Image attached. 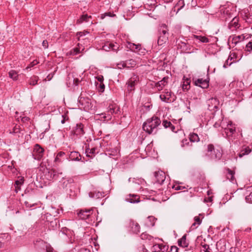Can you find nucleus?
Listing matches in <instances>:
<instances>
[{
    "label": "nucleus",
    "instance_id": "nucleus-1",
    "mask_svg": "<svg viewBox=\"0 0 252 252\" xmlns=\"http://www.w3.org/2000/svg\"><path fill=\"white\" fill-rule=\"evenodd\" d=\"M161 124L159 118L157 116H153L148 119L142 126L143 130L149 134H155L158 131V127Z\"/></svg>",
    "mask_w": 252,
    "mask_h": 252
},
{
    "label": "nucleus",
    "instance_id": "nucleus-2",
    "mask_svg": "<svg viewBox=\"0 0 252 252\" xmlns=\"http://www.w3.org/2000/svg\"><path fill=\"white\" fill-rule=\"evenodd\" d=\"M205 155L209 159L216 161L220 159L222 150L220 148H215L213 144H210L207 146Z\"/></svg>",
    "mask_w": 252,
    "mask_h": 252
},
{
    "label": "nucleus",
    "instance_id": "nucleus-3",
    "mask_svg": "<svg viewBox=\"0 0 252 252\" xmlns=\"http://www.w3.org/2000/svg\"><path fill=\"white\" fill-rule=\"evenodd\" d=\"M159 35L158 40V45L161 46L165 44L168 39L167 26L165 24H162L159 29Z\"/></svg>",
    "mask_w": 252,
    "mask_h": 252
},
{
    "label": "nucleus",
    "instance_id": "nucleus-4",
    "mask_svg": "<svg viewBox=\"0 0 252 252\" xmlns=\"http://www.w3.org/2000/svg\"><path fill=\"white\" fill-rule=\"evenodd\" d=\"M120 113V108L115 104L109 105L107 108V113H102L100 115L103 116V118L105 120H110L112 118V115L114 117Z\"/></svg>",
    "mask_w": 252,
    "mask_h": 252
},
{
    "label": "nucleus",
    "instance_id": "nucleus-5",
    "mask_svg": "<svg viewBox=\"0 0 252 252\" xmlns=\"http://www.w3.org/2000/svg\"><path fill=\"white\" fill-rule=\"evenodd\" d=\"M59 214L58 211L54 209L51 213H47L45 215L46 221L49 222L53 228H56L59 225V220L55 218Z\"/></svg>",
    "mask_w": 252,
    "mask_h": 252
},
{
    "label": "nucleus",
    "instance_id": "nucleus-6",
    "mask_svg": "<svg viewBox=\"0 0 252 252\" xmlns=\"http://www.w3.org/2000/svg\"><path fill=\"white\" fill-rule=\"evenodd\" d=\"M45 150L39 144H36L33 147L32 152V158L38 161L43 159Z\"/></svg>",
    "mask_w": 252,
    "mask_h": 252
},
{
    "label": "nucleus",
    "instance_id": "nucleus-7",
    "mask_svg": "<svg viewBox=\"0 0 252 252\" xmlns=\"http://www.w3.org/2000/svg\"><path fill=\"white\" fill-rule=\"evenodd\" d=\"M236 129L235 125L233 124L231 122H229L226 127H224L222 131L223 136L229 139L230 137H233L236 133Z\"/></svg>",
    "mask_w": 252,
    "mask_h": 252
},
{
    "label": "nucleus",
    "instance_id": "nucleus-8",
    "mask_svg": "<svg viewBox=\"0 0 252 252\" xmlns=\"http://www.w3.org/2000/svg\"><path fill=\"white\" fill-rule=\"evenodd\" d=\"M78 106L81 109L89 111L92 109L93 105L89 98L80 96L78 98Z\"/></svg>",
    "mask_w": 252,
    "mask_h": 252
},
{
    "label": "nucleus",
    "instance_id": "nucleus-9",
    "mask_svg": "<svg viewBox=\"0 0 252 252\" xmlns=\"http://www.w3.org/2000/svg\"><path fill=\"white\" fill-rule=\"evenodd\" d=\"M126 46L131 51L137 53L140 55H144L146 53V49L143 48L140 44H135L130 42H127Z\"/></svg>",
    "mask_w": 252,
    "mask_h": 252
},
{
    "label": "nucleus",
    "instance_id": "nucleus-10",
    "mask_svg": "<svg viewBox=\"0 0 252 252\" xmlns=\"http://www.w3.org/2000/svg\"><path fill=\"white\" fill-rule=\"evenodd\" d=\"M139 76L136 74H133L126 83V85L127 86V91L128 93H131L134 91L135 86L139 82Z\"/></svg>",
    "mask_w": 252,
    "mask_h": 252
},
{
    "label": "nucleus",
    "instance_id": "nucleus-11",
    "mask_svg": "<svg viewBox=\"0 0 252 252\" xmlns=\"http://www.w3.org/2000/svg\"><path fill=\"white\" fill-rule=\"evenodd\" d=\"M120 45L117 43H113L111 42H106L102 46L103 50L106 51H113L114 52H117L119 50Z\"/></svg>",
    "mask_w": 252,
    "mask_h": 252
},
{
    "label": "nucleus",
    "instance_id": "nucleus-12",
    "mask_svg": "<svg viewBox=\"0 0 252 252\" xmlns=\"http://www.w3.org/2000/svg\"><path fill=\"white\" fill-rule=\"evenodd\" d=\"M209 78L193 79V83L194 85L201 87L202 89H206L209 86Z\"/></svg>",
    "mask_w": 252,
    "mask_h": 252
},
{
    "label": "nucleus",
    "instance_id": "nucleus-13",
    "mask_svg": "<svg viewBox=\"0 0 252 252\" xmlns=\"http://www.w3.org/2000/svg\"><path fill=\"white\" fill-rule=\"evenodd\" d=\"M207 103L208 109L210 111H216L219 109V101L217 98L212 97L209 99Z\"/></svg>",
    "mask_w": 252,
    "mask_h": 252
},
{
    "label": "nucleus",
    "instance_id": "nucleus-14",
    "mask_svg": "<svg viewBox=\"0 0 252 252\" xmlns=\"http://www.w3.org/2000/svg\"><path fill=\"white\" fill-rule=\"evenodd\" d=\"M220 12L223 15L225 20L233 17L231 7L227 5H223L220 7Z\"/></svg>",
    "mask_w": 252,
    "mask_h": 252
},
{
    "label": "nucleus",
    "instance_id": "nucleus-15",
    "mask_svg": "<svg viewBox=\"0 0 252 252\" xmlns=\"http://www.w3.org/2000/svg\"><path fill=\"white\" fill-rule=\"evenodd\" d=\"M72 133L78 138L82 137L85 133L84 125L81 123L77 124L73 128Z\"/></svg>",
    "mask_w": 252,
    "mask_h": 252
},
{
    "label": "nucleus",
    "instance_id": "nucleus-16",
    "mask_svg": "<svg viewBox=\"0 0 252 252\" xmlns=\"http://www.w3.org/2000/svg\"><path fill=\"white\" fill-rule=\"evenodd\" d=\"M129 227L130 228V231L133 233L138 234L140 230V226L139 224L134 221L133 220H130L128 223Z\"/></svg>",
    "mask_w": 252,
    "mask_h": 252
},
{
    "label": "nucleus",
    "instance_id": "nucleus-17",
    "mask_svg": "<svg viewBox=\"0 0 252 252\" xmlns=\"http://www.w3.org/2000/svg\"><path fill=\"white\" fill-rule=\"evenodd\" d=\"M92 209L81 210L78 213V216L80 219L86 220L92 214Z\"/></svg>",
    "mask_w": 252,
    "mask_h": 252
},
{
    "label": "nucleus",
    "instance_id": "nucleus-18",
    "mask_svg": "<svg viewBox=\"0 0 252 252\" xmlns=\"http://www.w3.org/2000/svg\"><path fill=\"white\" fill-rule=\"evenodd\" d=\"M155 177L156 179V182L160 185L163 183L166 178L165 173L162 171L155 172Z\"/></svg>",
    "mask_w": 252,
    "mask_h": 252
},
{
    "label": "nucleus",
    "instance_id": "nucleus-19",
    "mask_svg": "<svg viewBox=\"0 0 252 252\" xmlns=\"http://www.w3.org/2000/svg\"><path fill=\"white\" fill-rule=\"evenodd\" d=\"M173 95V94H172V93H171V92L167 91L164 92L163 94H161L159 95V97L162 101L165 102H169L174 100V98H172V100L171 99L172 96Z\"/></svg>",
    "mask_w": 252,
    "mask_h": 252
},
{
    "label": "nucleus",
    "instance_id": "nucleus-20",
    "mask_svg": "<svg viewBox=\"0 0 252 252\" xmlns=\"http://www.w3.org/2000/svg\"><path fill=\"white\" fill-rule=\"evenodd\" d=\"M126 200L131 203H135L140 202V198L137 195L129 194L126 198Z\"/></svg>",
    "mask_w": 252,
    "mask_h": 252
},
{
    "label": "nucleus",
    "instance_id": "nucleus-21",
    "mask_svg": "<svg viewBox=\"0 0 252 252\" xmlns=\"http://www.w3.org/2000/svg\"><path fill=\"white\" fill-rule=\"evenodd\" d=\"M89 196L90 197L94 199L101 198L104 196V192L103 191L95 190L90 192Z\"/></svg>",
    "mask_w": 252,
    "mask_h": 252
},
{
    "label": "nucleus",
    "instance_id": "nucleus-22",
    "mask_svg": "<svg viewBox=\"0 0 252 252\" xmlns=\"http://www.w3.org/2000/svg\"><path fill=\"white\" fill-rule=\"evenodd\" d=\"M168 79V77H163L161 80L158 81L156 84L155 86L158 91L161 90L167 84Z\"/></svg>",
    "mask_w": 252,
    "mask_h": 252
},
{
    "label": "nucleus",
    "instance_id": "nucleus-23",
    "mask_svg": "<svg viewBox=\"0 0 252 252\" xmlns=\"http://www.w3.org/2000/svg\"><path fill=\"white\" fill-rule=\"evenodd\" d=\"M252 152L251 149L249 146H243L238 155L239 158H241L245 155H249Z\"/></svg>",
    "mask_w": 252,
    "mask_h": 252
},
{
    "label": "nucleus",
    "instance_id": "nucleus-24",
    "mask_svg": "<svg viewBox=\"0 0 252 252\" xmlns=\"http://www.w3.org/2000/svg\"><path fill=\"white\" fill-rule=\"evenodd\" d=\"M61 183L63 188H67L70 184L74 183V180L71 178H63Z\"/></svg>",
    "mask_w": 252,
    "mask_h": 252
},
{
    "label": "nucleus",
    "instance_id": "nucleus-25",
    "mask_svg": "<svg viewBox=\"0 0 252 252\" xmlns=\"http://www.w3.org/2000/svg\"><path fill=\"white\" fill-rule=\"evenodd\" d=\"M46 176L48 180L56 179L57 178V172L54 169H49L48 173H46Z\"/></svg>",
    "mask_w": 252,
    "mask_h": 252
},
{
    "label": "nucleus",
    "instance_id": "nucleus-26",
    "mask_svg": "<svg viewBox=\"0 0 252 252\" xmlns=\"http://www.w3.org/2000/svg\"><path fill=\"white\" fill-rule=\"evenodd\" d=\"M202 216V215L199 214V216H195L194 218V222L192 224L190 227L192 229H196L201 223L202 219L200 218V216Z\"/></svg>",
    "mask_w": 252,
    "mask_h": 252
},
{
    "label": "nucleus",
    "instance_id": "nucleus-27",
    "mask_svg": "<svg viewBox=\"0 0 252 252\" xmlns=\"http://www.w3.org/2000/svg\"><path fill=\"white\" fill-rule=\"evenodd\" d=\"M80 156V154L78 152L73 151L70 152L68 158L71 160L80 161L81 159L79 158Z\"/></svg>",
    "mask_w": 252,
    "mask_h": 252
},
{
    "label": "nucleus",
    "instance_id": "nucleus-28",
    "mask_svg": "<svg viewBox=\"0 0 252 252\" xmlns=\"http://www.w3.org/2000/svg\"><path fill=\"white\" fill-rule=\"evenodd\" d=\"M19 179L18 180H16L15 182L14 186L15 188V191L16 192H17L19 190L21 189V186L24 183V177H19Z\"/></svg>",
    "mask_w": 252,
    "mask_h": 252
},
{
    "label": "nucleus",
    "instance_id": "nucleus-29",
    "mask_svg": "<svg viewBox=\"0 0 252 252\" xmlns=\"http://www.w3.org/2000/svg\"><path fill=\"white\" fill-rule=\"evenodd\" d=\"M183 82L182 84V88L183 90L185 91H188L190 88V79H189L188 78H186L184 76L183 78Z\"/></svg>",
    "mask_w": 252,
    "mask_h": 252
},
{
    "label": "nucleus",
    "instance_id": "nucleus-30",
    "mask_svg": "<svg viewBox=\"0 0 252 252\" xmlns=\"http://www.w3.org/2000/svg\"><path fill=\"white\" fill-rule=\"evenodd\" d=\"M90 19H92L91 16H89L87 14H83L81 16L79 19L77 20V23L81 24L84 22H88L89 21Z\"/></svg>",
    "mask_w": 252,
    "mask_h": 252
},
{
    "label": "nucleus",
    "instance_id": "nucleus-31",
    "mask_svg": "<svg viewBox=\"0 0 252 252\" xmlns=\"http://www.w3.org/2000/svg\"><path fill=\"white\" fill-rule=\"evenodd\" d=\"M22 130L21 129L20 126L16 125L12 129V131L10 132L11 133L16 134L18 137L22 136L23 133L21 132Z\"/></svg>",
    "mask_w": 252,
    "mask_h": 252
},
{
    "label": "nucleus",
    "instance_id": "nucleus-32",
    "mask_svg": "<svg viewBox=\"0 0 252 252\" xmlns=\"http://www.w3.org/2000/svg\"><path fill=\"white\" fill-rule=\"evenodd\" d=\"M162 125L165 128H169L173 132L175 131V127L171 124L170 121L164 120L162 122Z\"/></svg>",
    "mask_w": 252,
    "mask_h": 252
},
{
    "label": "nucleus",
    "instance_id": "nucleus-33",
    "mask_svg": "<svg viewBox=\"0 0 252 252\" xmlns=\"http://www.w3.org/2000/svg\"><path fill=\"white\" fill-rule=\"evenodd\" d=\"M193 38L194 40H195L196 41H198L202 43H208L209 41L207 37L201 35H193Z\"/></svg>",
    "mask_w": 252,
    "mask_h": 252
},
{
    "label": "nucleus",
    "instance_id": "nucleus-34",
    "mask_svg": "<svg viewBox=\"0 0 252 252\" xmlns=\"http://www.w3.org/2000/svg\"><path fill=\"white\" fill-rule=\"evenodd\" d=\"M178 243L179 246L182 247H188V243L187 242L186 240V235H184L182 238L178 240Z\"/></svg>",
    "mask_w": 252,
    "mask_h": 252
},
{
    "label": "nucleus",
    "instance_id": "nucleus-35",
    "mask_svg": "<svg viewBox=\"0 0 252 252\" xmlns=\"http://www.w3.org/2000/svg\"><path fill=\"white\" fill-rule=\"evenodd\" d=\"M244 39V37L243 35L235 36L232 38V43L236 45L241 41H243Z\"/></svg>",
    "mask_w": 252,
    "mask_h": 252
},
{
    "label": "nucleus",
    "instance_id": "nucleus-36",
    "mask_svg": "<svg viewBox=\"0 0 252 252\" xmlns=\"http://www.w3.org/2000/svg\"><path fill=\"white\" fill-rule=\"evenodd\" d=\"M189 142H198L199 141V138L198 135L196 133H192L189 134Z\"/></svg>",
    "mask_w": 252,
    "mask_h": 252
},
{
    "label": "nucleus",
    "instance_id": "nucleus-37",
    "mask_svg": "<svg viewBox=\"0 0 252 252\" xmlns=\"http://www.w3.org/2000/svg\"><path fill=\"white\" fill-rule=\"evenodd\" d=\"M238 18L236 17H233L232 20L229 23V28L231 29L232 27L236 28L238 27Z\"/></svg>",
    "mask_w": 252,
    "mask_h": 252
},
{
    "label": "nucleus",
    "instance_id": "nucleus-38",
    "mask_svg": "<svg viewBox=\"0 0 252 252\" xmlns=\"http://www.w3.org/2000/svg\"><path fill=\"white\" fill-rule=\"evenodd\" d=\"M38 79V77L36 76H32L29 79L28 83L30 85L35 86L37 84Z\"/></svg>",
    "mask_w": 252,
    "mask_h": 252
},
{
    "label": "nucleus",
    "instance_id": "nucleus-39",
    "mask_svg": "<svg viewBox=\"0 0 252 252\" xmlns=\"http://www.w3.org/2000/svg\"><path fill=\"white\" fill-rule=\"evenodd\" d=\"M126 65H127V68H128L134 67L136 64V61L133 59L126 60Z\"/></svg>",
    "mask_w": 252,
    "mask_h": 252
},
{
    "label": "nucleus",
    "instance_id": "nucleus-40",
    "mask_svg": "<svg viewBox=\"0 0 252 252\" xmlns=\"http://www.w3.org/2000/svg\"><path fill=\"white\" fill-rule=\"evenodd\" d=\"M226 170L227 171V179H229L231 182H232L234 180V174L235 173L234 171L228 168H226Z\"/></svg>",
    "mask_w": 252,
    "mask_h": 252
},
{
    "label": "nucleus",
    "instance_id": "nucleus-41",
    "mask_svg": "<svg viewBox=\"0 0 252 252\" xmlns=\"http://www.w3.org/2000/svg\"><path fill=\"white\" fill-rule=\"evenodd\" d=\"M8 74L9 77L12 78L13 80H17L18 79V75L16 71L14 70H10Z\"/></svg>",
    "mask_w": 252,
    "mask_h": 252
},
{
    "label": "nucleus",
    "instance_id": "nucleus-42",
    "mask_svg": "<svg viewBox=\"0 0 252 252\" xmlns=\"http://www.w3.org/2000/svg\"><path fill=\"white\" fill-rule=\"evenodd\" d=\"M140 237L142 240H148L149 241L153 240V237L150 235L146 232L142 233L140 235Z\"/></svg>",
    "mask_w": 252,
    "mask_h": 252
},
{
    "label": "nucleus",
    "instance_id": "nucleus-43",
    "mask_svg": "<svg viewBox=\"0 0 252 252\" xmlns=\"http://www.w3.org/2000/svg\"><path fill=\"white\" fill-rule=\"evenodd\" d=\"M202 249H201V252H211V249L208 245L201 242Z\"/></svg>",
    "mask_w": 252,
    "mask_h": 252
},
{
    "label": "nucleus",
    "instance_id": "nucleus-44",
    "mask_svg": "<svg viewBox=\"0 0 252 252\" xmlns=\"http://www.w3.org/2000/svg\"><path fill=\"white\" fill-rule=\"evenodd\" d=\"M68 113V112L67 111L62 115V120L61 121V122L62 124H63L66 122H68L69 121Z\"/></svg>",
    "mask_w": 252,
    "mask_h": 252
},
{
    "label": "nucleus",
    "instance_id": "nucleus-45",
    "mask_svg": "<svg viewBox=\"0 0 252 252\" xmlns=\"http://www.w3.org/2000/svg\"><path fill=\"white\" fill-rule=\"evenodd\" d=\"M65 155V153L63 152H60L58 153L55 158V161L56 162H60L62 161L61 158Z\"/></svg>",
    "mask_w": 252,
    "mask_h": 252
},
{
    "label": "nucleus",
    "instance_id": "nucleus-46",
    "mask_svg": "<svg viewBox=\"0 0 252 252\" xmlns=\"http://www.w3.org/2000/svg\"><path fill=\"white\" fill-rule=\"evenodd\" d=\"M24 204L28 208H31L32 207L34 206L36 204L33 202H29L28 201H25Z\"/></svg>",
    "mask_w": 252,
    "mask_h": 252
},
{
    "label": "nucleus",
    "instance_id": "nucleus-47",
    "mask_svg": "<svg viewBox=\"0 0 252 252\" xmlns=\"http://www.w3.org/2000/svg\"><path fill=\"white\" fill-rule=\"evenodd\" d=\"M159 244H155L152 248V251L153 252H161V249H160Z\"/></svg>",
    "mask_w": 252,
    "mask_h": 252
},
{
    "label": "nucleus",
    "instance_id": "nucleus-48",
    "mask_svg": "<svg viewBox=\"0 0 252 252\" xmlns=\"http://www.w3.org/2000/svg\"><path fill=\"white\" fill-rule=\"evenodd\" d=\"M88 33H89V32H88L87 31L78 32L77 33V36H78L77 38L78 40H80L81 37L85 36L86 34Z\"/></svg>",
    "mask_w": 252,
    "mask_h": 252
},
{
    "label": "nucleus",
    "instance_id": "nucleus-49",
    "mask_svg": "<svg viewBox=\"0 0 252 252\" xmlns=\"http://www.w3.org/2000/svg\"><path fill=\"white\" fill-rule=\"evenodd\" d=\"M148 219L151 222L150 225L151 226H154L155 225V221L157 220V219L153 216H150L148 218Z\"/></svg>",
    "mask_w": 252,
    "mask_h": 252
},
{
    "label": "nucleus",
    "instance_id": "nucleus-50",
    "mask_svg": "<svg viewBox=\"0 0 252 252\" xmlns=\"http://www.w3.org/2000/svg\"><path fill=\"white\" fill-rule=\"evenodd\" d=\"M106 16H109L110 17H115L116 15L113 13H111L110 12H106L103 14L101 15V18L104 19Z\"/></svg>",
    "mask_w": 252,
    "mask_h": 252
},
{
    "label": "nucleus",
    "instance_id": "nucleus-51",
    "mask_svg": "<svg viewBox=\"0 0 252 252\" xmlns=\"http://www.w3.org/2000/svg\"><path fill=\"white\" fill-rule=\"evenodd\" d=\"M245 199L247 202L252 203V192L246 196Z\"/></svg>",
    "mask_w": 252,
    "mask_h": 252
},
{
    "label": "nucleus",
    "instance_id": "nucleus-52",
    "mask_svg": "<svg viewBox=\"0 0 252 252\" xmlns=\"http://www.w3.org/2000/svg\"><path fill=\"white\" fill-rule=\"evenodd\" d=\"M172 188L175 189V190H178L185 189V187L180 185L179 184H175L172 187Z\"/></svg>",
    "mask_w": 252,
    "mask_h": 252
},
{
    "label": "nucleus",
    "instance_id": "nucleus-53",
    "mask_svg": "<svg viewBox=\"0 0 252 252\" xmlns=\"http://www.w3.org/2000/svg\"><path fill=\"white\" fill-rule=\"evenodd\" d=\"M189 141H188L187 139H183L181 141V147H185L186 146H188L189 145Z\"/></svg>",
    "mask_w": 252,
    "mask_h": 252
},
{
    "label": "nucleus",
    "instance_id": "nucleus-54",
    "mask_svg": "<svg viewBox=\"0 0 252 252\" xmlns=\"http://www.w3.org/2000/svg\"><path fill=\"white\" fill-rule=\"evenodd\" d=\"M229 59H230V60H231L232 59V57H231V55H230L229 56L228 59L225 61V62L223 65V67L226 68V67H227V66H229L232 64V62L229 63L228 60Z\"/></svg>",
    "mask_w": 252,
    "mask_h": 252
},
{
    "label": "nucleus",
    "instance_id": "nucleus-55",
    "mask_svg": "<svg viewBox=\"0 0 252 252\" xmlns=\"http://www.w3.org/2000/svg\"><path fill=\"white\" fill-rule=\"evenodd\" d=\"M209 1V0H198V3L200 4V5H202V6L207 5V4L208 3Z\"/></svg>",
    "mask_w": 252,
    "mask_h": 252
},
{
    "label": "nucleus",
    "instance_id": "nucleus-56",
    "mask_svg": "<svg viewBox=\"0 0 252 252\" xmlns=\"http://www.w3.org/2000/svg\"><path fill=\"white\" fill-rule=\"evenodd\" d=\"M246 48L249 52L252 51V40L246 44Z\"/></svg>",
    "mask_w": 252,
    "mask_h": 252
},
{
    "label": "nucleus",
    "instance_id": "nucleus-57",
    "mask_svg": "<svg viewBox=\"0 0 252 252\" xmlns=\"http://www.w3.org/2000/svg\"><path fill=\"white\" fill-rule=\"evenodd\" d=\"M79 53H80V50L77 47L73 48L71 51V54L73 55H76Z\"/></svg>",
    "mask_w": 252,
    "mask_h": 252
},
{
    "label": "nucleus",
    "instance_id": "nucleus-58",
    "mask_svg": "<svg viewBox=\"0 0 252 252\" xmlns=\"http://www.w3.org/2000/svg\"><path fill=\"white\" fill-rule=\"evenodd\" d=\"M99 91L101 92H103L105 89V85L103 83H100L98 86Z\"/></svg>",
    "mask_w": 252,
    "mask_h": 252
},
{
    "label": "nucleus",
    "instance_id": "nucleus-59",
    "mask_svg": "<svg viewBox=\"0 0 252 252\" xmlns=\"http://www.w3.org/2000/svg\"><path fill=\"white\" fill-rule=\"evenodd\" d=\"M92 151H91V149L89 147L88 148H87L86 149V155L87 157H92L93 156H92V153H91Z\"/></svg>",
    "mask_w": 252,
    "mask_h": 252
},
{
    "label": "nucleus",
    "instance_id": "nucleus-60",
    "mask_svg": "<svg viewBox=\"0 0 252 252\" xmlns=\"http://www.w3.org/2000/svg\"><path fill=\"white\" fill-rule=\"evenodd\" d=\"M139 252H149L144 246H142L138 248Z\"/></svg>",
    "mask_w": 252,
    "mask_h": 252
},
{
    "label": "nucleus",
    "instance_id": "nucleus-61",
    "mask_svg": "<svg viewBox=\"0 0 252 252\" xmlns=\"http://www.w3.org/2000/svg\"><path fill=\"white\" fill-rule=\"evenodd\" d=\"M168 252H178V248L176 246H171Z\"/></svg>",
    "mask_w": 252,
    "mask_h": 252
},
{
    "label": "nucleus",
    "instance_id": "nucleus-62",
    "mask_svg": "<svg viewBox=\"0 0 252 252\" xmlns=\"http://www.w3.org/2000/svg\"><path fill=\"white\" fill-rule=\"evenodd\" d=\"M91 149V151H92L91 152V153H92V156L93 157L95 155V154L96 153H98V151H96V150H97V149L96 148H92Z\"/></svg>",
    "mask_w": 252,
    "mask_h": 252
},
{
    "label": "nucleus",
    "instance_id": "nucleus-63",
    "mask_svg": "<svg viewBox=\"0 0 252 252\" xmlns=\"http://www.w3.org/2000/svg\"><path fill=\"white\" fill-rule=\"evenodd\" d=\"M46 252H54V249L50 246H46Z\"/></svg>",
    "mask_w": 252,
    "mask_h": 252
},
{
    "label": "nucleus",
    "instance_id": "nucleus-64",
    "mask_svg": "<svg viewBox=\"0 0 252 252\" xmlns=\"http://www.w3.org/2000/svg\"><path fill=\"white\" fill-rule=\"evenodd\" d=\"M42 46L45 49H46L48 47V41L46 40H44L42 42Z\"/></svg>",
    "mask_w": 252,
    "mask_h": 252
}]
</instances>
